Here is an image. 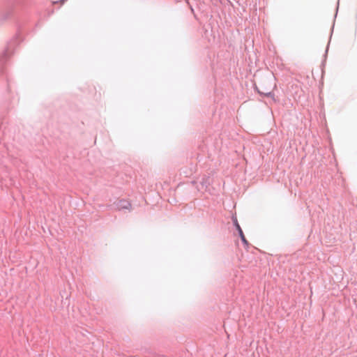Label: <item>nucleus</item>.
<instances>
[{"label": "nucleus", "mask_w": 357, "mask_h": 357, "mask_svg": "<svg viewBox=\"0 0 357 357\" xmlns=\"http://www.w3.org/2000/svg\"><path fill=\"white\" fill-rule=\"evenodd\" d=\"M111 208L114 210L121 211L123 209H130L131 204L129 201L122 199L117 200L114 202L112 205H110Z\"/></svg>", "instance_id": "1"}, {"label": "nucleus", "mask_w": 357, "mask_h": 357, "mask_svg": "<svg viewBox=\"0 0 357 357\" xmlns=\"http://www.w3.org/2000/svg\"><path fill=\"white\" fill-rule=\"evenodd\" d=\"M15 43L16 40L11 42L3 54L0 56V65H1L13 53L11 49L13 48V44Z\"/></svg>", "instance_id": "2"}, {"label": "nucleus", "mask_w": 357, "mask_h": 357, "mask_svg": "<svg viewBox=\"0 0 357 357\" xmlns=\"http://www.w3.org/2000/svg\"><path fill=\"white\" fill-rule=\"evenodd\" d=\"M232 220H233L234 225L236 228L242 242L245 245H248V241L246 240V238H245V237L244 236L243 230H242L241 226L239 225V224L238 222L237 218L236 217H233Z\"/></svg>", "instance_id": "3"}, {"label": "nucleus", "mask_w": 357, "mask_h": 357, "mask_svg": "<svg viewBox=\"0 0 357 357\" xmlns=\"http://www.w3.org/2000/svg\"><path fill=\"white\" fill-rule=\"evenodd\" d=\"M257 92L262 96L271 98L273 102H276V99L275 98V94L268 89H264L263 90H259L257 88Z\"/></svg>", "instance_id": "4"}, {"label": "nucleus", "mask_w": 357, "mask_h": 357, "mask_svg": "<svg viewBox=\"0 0 357 357\" xmlns=\"http://www.w3.org/2000/svg\"><path fill=\"white\" fill-rule=\"evenodd\" d=\"M66 0H60L59 2L63 4L65 2Z\"/></svg>", "instance_id": "5"}, {"label": "nucleus", "mask_w": 357, "mask_h": 357, "mask_svg": "<svg viewBox=\"0 0 357 357\" xmlns=\"http://www.w3.org/2000/svg\"><path fill=\"white\" fill-rule=\"evenodd\" d=\"M59 1H53V3L55 4V3H57Z\"/></svg>", "instance_id": "6"}, {"label": "nucleus", "mask_w": 357, "mask_h": 357, "mask_svg": "<svg viewBox=\"0 0 357 357\" xmlns=\"http://www.w3.org/2000/svg\"><path fill=\"white\" fill-rule=\"evenodd\" d=\"M7 17H8V15H6V17H3V19H6Z\"/></svg>", "instance_id": "7"}]
</instances>
